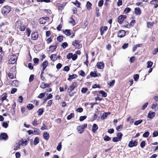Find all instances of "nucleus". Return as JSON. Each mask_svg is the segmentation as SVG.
I'll return each mask as SVG.
<instances>
[{"instance_id": "obj_1", "label": "nucleus", "mask_w": 158, "mask_h": 158, "mask_svg": "<svg viewBox=\"0 0 158 158\" xmlns=\"http://www.w3.org/2000/svg\"><path fill=\"white\" fill-rule=\"evenodd\" d=\"M10 7L9 6H6L3 7L2 12L4 15H6L10 12Z\"/></svg>"}, {"instance_id": "obj_2", "label": "nucleus", "mask_w": 158, "mask_h": 158, "mask_svg": "<svg viewBox=\"0 0 158 158\" xmlns=\"http://www.w3.org/2000/svg\"><path fill=\"white\" fill-rule=\"evenodd\" d=\"M77 86V84L76 82H73L68 88V92L69 93H71L75 88Z\"/></svg>"}, {"instance_id": "obj_3", "label": "nucleus", "mask_w": 158, "mask_h": 158, "mask_svg": "<svg viewBox=\"0 0 158 158\" xmlns=\"http://www.w3.org/2000/svg\"><path fill=\"white\" fill-rule=\"evenodd\" d=\"M17 57L16 55H14L11 56L10 59L9 60V62L10 64H14L16 61Z\"/></svg>"}, {"instance_id": "obj_4", "label": "nucleus", "mask_w": 158, "mask_h": 158, "mask_svg": "<svg viewBox=\"0 0 158 158\" xmlns=\"http://www.w3.org/2000/svg\"><path fill=\"white\" fill-rule=\"evenodd\" d=\"M63 32L67 36H70L72 34H73V35H71V37L73 38L74 36V34L73 33V32L71 30L66 29L64 31H63Z\"/></svg>"}, {"instance_id": "obj_5", "label": "nucleus", "mask_w": 158, "mask_h": 158, "mask_svg": "<svg viewBox=\"0 0 158 158\" xmlns=\"http://www.w3.org/2000/svg\"><path fill=\"white\" fill-rule=\"evenodd\" d=\"M138 142L137 141H133L132 140L130 141L128 146L132 148L134 146H136L138 144Z\"/></svg>"}, {"instance_id": "obj_6", "label": "nucleus", "mask_w": 158, "mask_h": 158, "mask_svg": "<svg viewBox=\"0 0 158 158\" xmlns=\"http://www.w3.org/2000/svg\"><path fill=\"white\" fill-rule=\"evenodd\" d=\"M126 16L125 15H121L119 16L118 19V22L120 24L122 23L124 20L126 18Z\"/></svg>"}, {"instance_id": "obj_7", "label": "nucleus", "mask_w": 158, "mask_h": 158, "mask_svg": "<svg viewBox=\"0 0 158 158\" xmlns=\"http://www.w3.org/2000/svg\"><path fill=\"white\" fill-rule=\"evenodd\" d=\"M79 42L78 40H75L72 42V45L75 47L76 48H79L81 47V45L79 44Z\"/></svg>"}, {"instance_id": "obj_8", "label": "nucleus", "mask_w": 158, "mask_h": 158, "mask_svg": "<svg viewBox=\"0 0 158 158\" xmlns=\"http://www.w3.org/2000/svg\"><path fill=\"white\" fill-rule=\"evenodd\" d=\"M48 63L47 60H45L42 64V66H43V68L42 71H41V74H42L44 73V71L46 69V67L48 66Z\"/></svg>"}, {"instance_id": "obj_9", "label": "nucleus", "mask_w": 158, "mask_h": 158, "mask_svg": "<svg viewBox=\"0 0 158 158\" xmlns=\"http://www.w3.org/2000/svg\"><path fill=\"white\" fill-rule=\"evenodd\" d=\"M8 138V135L6 133H2L0 135V139L1 140H6Z\"/></svg>"}, {"instance_id": "obj_10", "label": "nucleus", "mask_w": 158, "mask_h": 158, "mask_svg": "<svg viewBox=\"0 0 158 158\" xmlns=\"http://www.w3.org/2000/svg\"><path fill=\"white\" fill-rule=\"evenodd\" d=\"M38 37V34L37 32L32 33L31 35V39L33 40H36Z\"/></svg>"}, {"instance_id": "obj_11", "label": "nucleus", "mask_w": 158, "mask_h": 158, "mask_svg": "<svg viewBox=\"0 0 158 158\" xmlns=\"http://www.w3.org/2000/svg\"><path fill=\"white\" fill-rule=\"evenodd\" d=\"M125 32L124 30H120L119 31L118 33V36L121 38L123 37L125 35Z\"/></svg>"}, {"instance_id": "obj_12", "label": "nucleus", "mask_w": 158, "mask_h": 158, "mask_svg": "<svg viewBox=\"0 0 158 158\" xmlns=\"http://www.w3.org/2000/svg\"><path fill=\"white\" fill-rule=\"evenodd\" d=\"M150 3L154 5V8H156L158 6V0H153Z\"/></svg>"}, {"instance_id": "obj_13", "label": "nucleus", "mask_w": 158, "mask_h": 158, "mask_svg": "<svg viewBox=\"0 0 158 158\" xmlns=\"http://www.w3.org/2000/svg\"><path fill=\"white\" fill-rule=\"evenodd\" d=\"M134 12L135 14L137 15H140L141 13L140 10L138 7H136L135 9Z\"/></svg>"}, {"instance_id": "obj_14", "label": "nucleus", "mask_w": 158, "mask_h": 158, "mask_svg": "<svg viewBox=\"0 0 158 158\" xmlns=\"http://www.w3.org/2000/svg\"><path fill=\"white\" fill-rule=\"evenodd\" d=\"M77 77V75L76 74H73L72 75H69L68 80L69 81H71L72 79L75 78Z\"/></svg>"}, {"instance_id": "obj_15", "label": "nucleus", "mask_w": 158, "mask_h": 158, "mask_svg": "<svg viewBox=\"0 0 158 158\" xmlns=\"http://www.w3.org/2000/svg\"><path fill=\"white\" fill-rule=\"evenodd\" d=\"M108 29V27L106 26H104L103 27H102L100 29V32H101V35H102L104 33V31H106Z\"/></svg>"}, {"instance_id": "obj_16", "label": "nucleus", "mask_w": 158, "mask_h": 158, "mask_svg": "<svg viewBox=\"0 0 158 158\" xmlns=\"http://www.w3.org/2000/svg\"><path fill=\"white\" fill-rule=\"evenodd\" d=\"M43 136L46 140H48L49 137V134L46 131L44 132Z\"/></svg>"}, {"instance_id": "obj_17", "label": "nucleus", "mask_w": 158, "mask_h": 158, "mask_svg": "<svg viewBox=\"0 0 158 158\" xmlns=\"http://www.w3.org/2000/svg\"><path fill=\"white\" fill-rule=\"evenodd\" d=\"M98 125L96 124H94L92 128V131L93 133H95L96 131L98 130Z\"/></svg>"}, {"instance_id": "obj_18", "label": "nucleus", "mask_w": 158, "mask_h": 158, "mask_svg": "<svg viewBox=\"0 0 158 158\" xmlns=\"http://www.w3.org/2000/svg\"><path fill=\"white\" fill-rule=\"evenodd\" d=\"M104 64L103 63L100 62L97 63V66L98 68L99 69H102L104 68Z\"/></svg>"}, {"instance_id": "obj_19", "label": "nucleus", "mask_w": 158, "mask_h": 158, "mask_svg": "<svg viewBox=\"0 0 158 158\" xmlns=\"http://www.w3.org/2000/svg\"><path fill=\"white\" fill-rule=\"evenodd\" d=\"M66 4V2L63 3L62 4H58L57 5L59 9L60 10H62L64 8V7L65 6Z\"/></svg>"}, {"instance_id": "obj_20", "label": "nucleus", "mask_w": 158, "mask_h": 158, "mask_svg": "<svg viewBox=\"0 0 158 158\" xmlns=\"http://www.w3.org/2000/svg\"><path fill=\"white\" fill-rule=\"evenodd\" d=\"M155 113L154 112L150 111L148 114V117L150 118H152L155 116Z\"/></svg>"}, {"instance_id": "obj_21", "label": "nucleus", "mask_w": 158, "mask_h": 158, "mask_svg": "<svg viewBox=\"0 0 158 158\" xmlns=\"http://www.w3.org/2000/svg\"><path fill=\"white\" fill-rule=\"evenodd\" d=\"M34 133H33L35 135H38L39 134L40 132V131L38 129L36 128H34Z\"/></svg>"}, {"instance_id": "obj_22", "label": "nucleus", "mask_w": 158, "mask_h": 158, "mask_svg": "<svg viewBox=\"0 0 158 158\" xmlns=\"http://www.w3.org/2000/svg\"><path fill=\"white\" fill-rule=\"evenodd\" d=\"M11 85L13 86L18 87L19 85V81L17 80L14 81Z\"/></svg>"}, {"instance_id": "obj_23", "label": "nucleus", "mask_w": 158, "mask_h": 158, "mask_svg": "<svg viewBox=\"0 0 158 158\" xmlns=\"http://www.w3.org/2000/svg\"><path fill=\"white\" fill-rule=\"evenodd\" d=\"M56 54L51 55L50 56V59L51 60L54 61H55L57 59L56 58Z\"/></svg>"}, {"instance_id": "obj_24", "label": "nucleus", "mask_w": 158, "mask_h": 158, "mask_svg": "<svg viewBox=\"0 0 158 158\" xmlns=\"http://www.w3.org/2000/svg\"><path fill=\"white\" fill-rule=\"evenodd\" d=\"M110 114V112L104 113L101 117L102 119H103L106 118Z\"/></svg>"}, {"instance_id": "obj_25", "label": "nucleus", "mask_w": 158, "mask_h": 158, "mask_svg": "<svg viewBox=\"0 0 158 158\" xmlns=\"http://www.w3.org/2000/svg\"><path fill=\"white\" fill-rule=\"evenodd\" d=\"M27 109L29 110H31L34 107V106L31 104H29L27 106Z\"/></svg>"}, {"instance_id": "obj_26", "label": "nucleus", "mask_w": 158, "mask_h": 158, "mask_svg": "<svg viewBox=\"0 0 158 158\" xmlns=\"http://www.w3.org/2000/svg\"><path fill=\"white\" fill-rule=\"evenodd\" d=\"M39 138L38 137H36L34 140V143L35 145H36L39 143Z\"/></svg>"}, {"instance_id": "obj_27", "label": "nucleus", "mask_w": 158, "mask_h": 158, "mask_svg": "<svg viewBox=\"0 0 158 158\" xmlns=\"http://www.w3.org/2000/svg\"><path fill=\"white\" fill-rule=\"evenodd\" d=\"M92 5L91 3L90 2H87L86 4V6L87 7V8L88 10H89L91 8V6Z\"/></svg>"}, {"instance_id": "obj_28", "label": "nucleus", "mask_w": 158, "mask_h": 158, "mask_svg": "<svg viewBox=\"0 0 158 158\" xmlns=\"http://www.w3.org/2000/svg\"><path fill=\"white\" fill-rule=\"evenodd\" d=\"M74 113H71L67 117V119L68 120L71 119L72 118L74 117Z\"/></svg>"}, {"instance_id": "obj_29", "label": "nucleus", "mask_w": 158, "mask_h": 158, "mask_svg": "<svg viewBox=\"0 0 158 158\" xmlns=\"http://www.w3.org/2000/svg\"><path fill=\"white\" fill-rule=\"evenodd\" d=\"M143 121L142 120L140 119L137 121H136L134 123V125H138L140 124Z\"/></svg>"}, {"instance_id": "obj_30", "label": "nucleus", "mask_w": 158, "mask_h": 158, "mask_svg": "<svg viewBox=\"0 0 158 158\" xmlns=\"http://www.w3.org/2000/svg\"><path fill=\"white\" fill-rule=\"evenodd\" d=\"M61 142H60L59 143L58 146L56 148L57 150L59 151H60L61 149Z\"/></svg>"}, {"instance_id": "obj_31", "label": "nucleus", "mask_w": 158, "mask_h": 158, "mask_svg": "<svg viewBox=\"0 0 158 158\" xmlns=\"http://www.w3.org/2000/svg\"><path fill=\"white\" fill-rule=\"evenodd\" d=\"M39 21L41 24H44L46 23L45 20L43 18H40V19H39Z\"/></svg>"}, {"instance_id": "obj_32", "label": "nucleus", "mask_w": 158, "mask_h": 158, "mask_svg": "<svg viewBox=\"0 0 158 158\" xmlns=\"http://www.w3.org/2000/svg\"><path fill=\"white\" fill-rule=\"evenodd\" d=\"M153 64V63L150 61H149L147 62V67L148 68H149L152 66Z\"/></svg>"}, {"instance_id": "obj_33", "label": "nucleus", "mask_w": 158, "mask_h": 158, "mask_svg": "<svg viewBox=\"0 0 158 158\" xmlns=\"http://www.w3.org/2000/svg\"><path fill=\"white\" fill-rule=\"evenodd\" d=\"M73 3L77 7H79L80 6V3L77 0H76L75 2H73Z\"/></svg>"}, {"instance_id": "obj_34", "label": "nucleus", "mask_w": 158, "mask_h": 158, "mask_svg": "<svg viewBox=\"0 0 158 158\" xmlns=\"http://www.w3.org/2000/svg\"><path fill=\"white\" fill-rule=\"evenodd\" d=\"M149 135V133L148 131H147L145 132L143 135V137L144 138H147L148 137Z\"/></svg>"}, {"instance_id": "obj_35", "label": "nucleus", "mask_w": 158, "mask_h": 158, "mask_svg": "<svg viewBox=\"0 0 158 158\" xmlns=\"http://www.w3.org/2000/svg\"><path fill=\"white\" fill-rule=\"evenodd\" d=\"M99 93L102 94L103 97H106L107 96V94L103 91H100Z\"/></svg>"}, {"instance_id": "obj_36", "label": "nucleus", "mask_w": 158, "mask_h": 158, "mask_svg": "<svg viewBox=\"0 0 158 158\" xmlns=\"http://www.w3.org/2000/svg\"><path fill=\"white\" fill-rule=\"evenodd\" d=\"M56 48V46H51L49 48V49L50 51H53L55 50Z\"/></svg>"}, {"instance_id": "obj_37", "label": "nucleus", "mask_w": 158, "mask_h": 158, "mask_svg": "<svg viewBox=\"0 0 158 158\" xmlns=\"http://www.w3.org/2000/svg\"><path fill=\"white\" fill-rule=\"evenodd\" d=\"M77 129L78 132L80 134H81L83 132V129L80 127V126H79Z\"/></svg>"}, {"instance_id": "obj_38", "label": "nucleus", "mask_w": 158, "mask_h": 158, "mask_svg": "<svg viewBox=\"0 0 158 158\" xmlns=\"http://www.w3.org/2000/svg\"><path fill=\"white\" fill-rule=\"evenodd\" d=\"M112 140L114 142H117L118 141H120V138H118V137H114L112 139Z\"/></svg>"}, {"instance_id": "obj_39", "label": "nucleus", "mask_w": 158, "mask_h": 158, "mask_svg": "<svg viewBox=\"0 0 158 158\" xmlns=\"http://www.w3.org/2000/svg\"><path fill=\"white\" fill-rule=\"evenodd\" d=\"M44 112L43 110L42 109H40L38 111V115H41L43 112Z\"/></svg>"}, {"instance_id": "obj_40", "label": "nucleus", "mask_w": 158, "mask_h": 158, "mask_svg": "<svg viewBox=\"0 0 158 158\" xmlns=\"http://www.w3.org/2000/svg\"><path fill=\"white\" fill-rule=\"evenodd\" d=\"M104 139L105 140L108 141L111 139L107 135H105L104 137Z\"/></svg>"}, {"instance_id": "obj_41", "label": "nucleus", "mask_w": 158, "mask_h": 158, "mask_svg": "<svg viewBox=\"0 0 158 158\" xmlns=\"http://www.w3.org/2000/svg\"><path fill=\"white\" fill-rule=\"evenodd\" d=\"M40 129L42 130H48V128L44 123L43 124V126L42 127H41Z\"/></svg>"}, {"instance_id": "obj_42", "label": "nucleus", "mask_w": 158, "mask_h": 158, "mask_svg": "<svg viewBox=\"0 0 158 158\" xmlns=\"http://www.w3.org/2000/svg\"><path fill=\"white\" fill-rule=\"evenodd\" d=\"M103 0H100L98 3V6L99 7L102 6L103 4Z\"/></svg>"}, {"instance_id": "obj_43", "label": "nucleus", "mask_w": 158, "mask_h": 158, "mask_svg": "<svg viewBox=\"0 0 158 158\" xmlns=\"http://www.w3.org/2000/svg\"><path fill=\"white\" fill-rule=\"evenodd\" d=\"M25 28H26L23 25H21L19 28V29H20V30L21 31H24L25 29Z\"/></svg>"}, {"instance_id": "obj_44", "label": "nucleus", "mask_w": 158, "mask_h": 158, "mask_svg": "<svg viewBox=\"0 0 158 158\" xmlns=\"http://www.w3.org/2000/svg\"><path fill=\"white\" fill-rule=\"evenodd\" d=\"M131 8H129V7H127L124 10V12H125V13H128V12H129L130 11H131Z\"/></svg>"}, {"instance_id": "obj_45", "label": "nucleus", "mask_w": 158, "mask_h": 158, "mask_svg": "<svg viewBox=\"0 0 158 158\" xmlns=\"http://www.w3.org/2000/svg\"><path fill=\"white\" fill-rule=\"evenodd\" d=\"M61 46L64 48H65L68 46V44L66 42H64L62 44Z\"/></svg>"}, {"instance_id": "obj_46", "label": "nucleus", "mask_w": 158, "mask_h": 158, "mask_svg": "<svg viewBox=\"0 0 158 158\" xmlns=\"http://www.w3.org/2000/svg\"><path fill=\"white\" fill-rule=\"evenodd\" d=\"M33 61L35 64H37L39 62V59L37 58H34L33 59Z\"/></svg>"}, {"instance_id": "obj_47", "label": "nucleus", "mask_w": 158, "mask_h": 158, "mask_svg": "<svg viewBox=\"0 0 158 158\" xmlns=\"http://www.w3.org/2000/svg\"><path fill=\"white\" fill-rule=\"evenodd\" d=\"M57 40L60 42H61L63 40V37L62 36H59L57 37Z\"/></svg>"}, {"instance_id": "obj_48", "label": "nucleus", "mask_w": 158, "mask_h": 158, "mask_svg": "<svg viewBox=\"0 0 158 158\" xmlns=\"http://www.w3.org/2000/svg\"><path fill=\"white\" fill-rule=\"evenodd\" d=\"M88 90V89L85 88H83L81 90V92L83 93H85Z\"/></svg>"}, {"instance_id": "obj_49", "label": "nucleus", "mask_w": 158, "mask_h": 158, "mask_svg": "<svg viewBox=\"0 0 158 158\" xmlns=\"http://www.w3.org/2000/svg\"><path fill=\"white\" fill-rule=\"evenodd\" d=\"M32 123L34 126H36L38 124L37 119H35L33 121Z\"/></svg>"}, {"instance_id": "obj_50", "label": "nucleus", "mask_w": 158, "mask_h": 158, "mask_svg": "<svg viewBox=\"0 0 158 158\" xmlns=\"http://www.w3.org/2000/svg\"><path fill=\"white\" fill-rule=\"evenodd\" d=\"M8 77L10 79H13L14 78V75H13V74H12V73H11L10 72L8 74Z\"/></svg>"}, {"instance_id": "obj_51", "label": "nucleus", "mask_w": 158, "mask_h": 158, "mask_svg": "<svg viewBox=\"0 0 158 158\" xmlns=\"http://www.w3.org/2000/svg\"><path fill=\"white\" fill-rule=\"evenodd\" d=\"M153 23L150 22H148L147 23V27L148 28L151 27L153 25Z\"/></svg>"}, {"instance_id": "obj_52", "label": "nucleus", "mask_w": 158, "mask_h": 158, "mask_svg": "<svg viewBox=\"0 0 158 158\" xmlns=\"http://www.w3.org/2000/svg\"><path fill=\"white\" fill-rule=\"evenodd\" d=\"M87 118L86 116H81L80 118V120L81 121H82L85 119Z\"/></svg>"}, {"instance_id": "obj_53", "label": "nucleus", "mask_w": 158, "mask_h": 158, "mask_svg": "<svg viewBox=\"0 0 158 158\" xmlns=\"http://www.w3.org/2000/svg\"><path fill=\"white\" fill-rule=\"evenodd\" d=\"M70 19H71L70 21H69V23L72 24L73 26L74 25L75 23V21L72 18H71Z\"/></svg>"}, {"instance_id": "obj_54", "label": "nucleus", "mask_w": 158, "mask_h": 158, "mask_svg": "<svg viewBox=\"0 0 158 158\" xmlns=\"http://www.w3.org/2000/svg\"><path fill=\"white\" fill-rule=\"evenodd\" d=\"M145 141H142L140 144V146L141 148H143L145 146Z\"/></svg>"}, {"instance_id": "obj_55", "label": "nucleus", "mask_w": 158, "mask_h": 158, "mask_svg": "<svg viewBox=\"0 0 158 158\" xmlns=\"http://www.w3.org/2000/svg\"><path fill=\"white\" fill-rule=\"evenodd\" d=\"M117 136L118 137V138H120V139L121 140L122 137L123 136V135L121 132H119L117 133Z\"/></svg>"}, {"instance_id": "obj_56", "label": "nucleus", "mask_w": 158, "mask_h": 158, "mask_svg": "<svg viewBox=\"0 0 158 158\" xmlns=\"http://www.w3.org/2000/svg\"><path fill=\"white\" fill-rule=\"evenodd\" d=\"M90 75L92 77H95L97 76V74L96 73L91 72L90 73Z\"/></svg>"}, {"instance_id": "obj_57", "label": "nucleus", "mask_w": 158, "mask_h": 158, "mask_svg": "<svg viewBox=\"0 0 158 158\" xmlns=\"http://www.w3.org/2000/svg\"><path fill=\"white\" fill-rule=\"evenodd\" d=\"M77 57V55L76 54L73 55L72 58L73 60H75L76 59Z\"/></svg>"}, {"instance_id": "obj_58", "label": "nucleus", "mask_w": 158, "mask_h": 158, "mask_svg": "<svg viewBox=\"0 0 158 158\" xmlns=\"http://www.w3.org/2000/svg\"><path fill=\"white\" fill-rule=\"evenodd\" d=\"M45 95V93H41L38 96V98H42L44 97Z\"/></svg>"}, {"instance_id": "obj_59", "label": "nucleus", "mask_w": 158, "mask_h": 158, "mask_svg": "<svg viewBox=\"0 0 158 158\" xmlns=\"http://www.w3.org/2000/svg\"><path fill=\"white\" fill-rule=\"evenodd\" d=\"M17 90V89L16 88H12L11 91L10 93L11 94H14L15 92H16Z\"/></svg>"}, {"instance_id": "obj_60", "label": "nucleus", "mask_w": 158, "mask_h": 158, "mask_svg": "<svg viewBox=\"0 0 158 158\" xmlns=\"http://www.w3.org/2000/svg\"><path fill=\"white\" fill-rule=\"evenodd\" d=\"M139 78V76L138 74H135L134 76V79L135 81H137Z\"/></svg>"}, {"instance_id": "obj_61", "label": "nucleus", "mask_w": 158, "mask_h": 158, "mask_svg": "<svg viewBox=\"0 0 158 158\" xmlns=\"http://www.w3.org/2000/svg\"><path fill=\"white\" fill-rule=\"evenodd\" d=\"M2 126L5 128H6L8 127V124L7 123L3 122L2 123Z\"/></svg>"}, {"instance_id": "obj_62", "label": "nucleus", "mask_w": 158, "mask_h": 158, "mask_svg": "<svg viewBox=\"0 0 158 158\" xmlns=\"http://www.w3.org/2000/svg\"><path fill=\"white\" fill-rule=\"evenodd\" d=\"M148 102L145 103L142 107V110H144V109H145L147 107V106L148 105Z\"/></svg>"}, {"instance_id": "obj_63", "label": "nucleus", "mask_w": 158, "mask_h": 158, "mask_svg": "<svg viewBox=\"0 0 158 158\" xmlns=\"http://www.w3.org/2000/svg\"><path fill=\"white\" fill-rule=\"evenodd\" d=\"M72 56L73 54L72 53H69L68 54L67 58L68 59H70L72 58Z\"/></svg>"}, {"instance_id": "obj_64", "label": "nucleus", "mask_w": 158, "mask_h": 158, "mask_svg": "<svg viewBox=\"0 0 158 158\" xmlns=\"http://www.w3.org/2000/svg\"><path fill=\"white\" fill-rule=\"evenodd\" d=\"M158 52V48H157L154 49L152 52V54L153 55H156Z\"/></svg>"}]
</instances>
